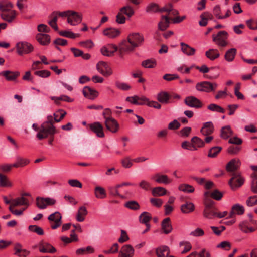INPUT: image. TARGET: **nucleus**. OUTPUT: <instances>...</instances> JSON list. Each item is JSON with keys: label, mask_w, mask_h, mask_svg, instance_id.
<instances>
[{"label": "nucleus", "mask_w": 257, "mask_h": 257, "mask_svg": "<svg viewBox=\"0 0 257 257\" xmlns=\"http://www.w3.org/2000/svg\"><path fill=\"white\" fill-rule=\"evenodd\" d=\"M56 132V128L53 125V117L49 115L47 117V121L41 124L39 132L37 134V137L39 140H42L49 136H53Z\"/></svg>", "instance_id": "f257e3e1"}, {"label": "nucleus", "mask_w": 257, "mask_h": 257, "mask_svg": "<svg viewBox=\"0 0 257 257\" xmlns=\"http://www.w3.org/2000/svg\"><path fill=\"white\" fill-rule=\"evenodd\" d=\"M217 87L216 83L205 81L197 83L195 87L199 91L210 93L215 91Z\"/></svg>", "instance_id": "f03ea898"}, {"label": "nucleus", "mask_w": 257, "mask_h": 257, "mask_svg": "<svg viewBox=\"0 0 257 257\" xmlns=\"http://www.w3.org/2000/svg\"><path fill=\"white\" fill-rule=\"evenodd\" d=\"M127 39L135 49L141 46L144 42V38L142 34L139 33H132L130 34Z\"/></svg>", "instance_id": "7ed1b4c3"}, {"label": "nucleus", "mask_w": 257, "mask_h": 257, "mask_svg": "<svg viewBox=\"0 0 257 257\" xmlns=\"http://www.w3.org/2000/svg\"><path fill=\"white\" fill-rule=\"evenodd\" d=\"M244 179L240 176L238 172H234L232 177L229 181V184L233 190L240 187L244 183Z\"/></svg>", "instance_id": "20e7f679"}, {"label": "nucleus", "mask_w": 257, "mask_h": 257, "mask_svg": "<svg viewBox=\"0 0 257 257\" xmlns=\"http://www.w3.org/2000/svg\"><path fill=\"white\" fill-rule=\"evenodd\" d=\"M17 52L20 55L24 54H28L31 52L33 49V46L30 43L27 42H21L17 44Z\"/></svg>", "instance_id": "39448f33"}, {"label": "nucleus", "mask_w": 257, "mask_h": 257, "mask_svg": "<svg viewBox=\"0 0 257 257\" xmlns=\"http://www.w3.org/2000/svg\"><path fill=\"white\" fill-rule=\"evenodd\" d=\"M228 33L226 31H219L217 35L213 34L212 35L213 41L217 45L224 47L227 45L226 40L227 39Z\"/></svg>", "instance_id": "423d86ee"}, {"label": "nucleus", "mask_w": 257, "mask_h": 257, "mask_svg": "<svg viewBox=\"0 0 257 257\" xmlns=\"http://www.w3.org/2000/svg\"><path fill=\"white\" fill-rule=\"evenodd\" d=\"M184 102L186 105L190 107L198 109L203 106L202 102L199 99L193 96L186 97Z\"/></svg>", "instance_id": "0eeeda50"}, {"label": "nucleus", "mask_w": 257, "mask_h": 257, "mask_svg": "<svg viewBox=\"0 0 257 257\" xmlns=\"http://www.w3.org/2000/svg\"><path fill=\"white\" fill-rule=\"evenodd\" d=\"M99 73L104 76H109L112 74V70L108 65L104 61H99L96 65Z\"/></svg>", "instance_id": "6e6552de"}, {"label": "nucleus", "mask_w": 257, "mask_h": 257, "mask_svg": "<svg viewBox=\"0 0 257 257\" xmlns=\"http://www.w3.org/2000/svg\"><path fill=\"white\" fill-rule=\"evenodd\" d=\"M135 50L133 45L130 43L128 40H124L119 45L118 52L120 57H122L124 53L133 52Z\"/></svg>", "instance_id": "1a4fd4ad"}, {"label": "nucleus", "mask_w": 257, "mask_h": 257, "mask_svg": "<svg viewBox=\"0 0 257 257\" xmlns=\"http://www.w3.org/2000/svg\"><path fill=\"white\" fill-rule=\"evenodd\" d=\"M104 124L106 129L111 133H116L119 128V125L117 121L113 117L107 118L105 120Z\"/></svg>", "instance_id": "9d476101"}, {"label": "nucleus", "mask_w": 257, "mask_h": 257, "mask_svg": "<svg viewBox=\"0 0 257 257\" xmlns=\"http://www.w3.org/2000/svg\"><path fill=\"white\" fill-rule=\"evenodd\" d=\"M62 216L59 212L56 211L50 215L48 218L49 221L54 222V224L51 225V228L55 229L61 226Z\"/></svg>", "instance_id": "9b49d317"}, {"label": "nucleus", "mask_w": 257, "mask_h": 257, "mask_svg": "<svg viewBox=\"0 0 257 257\" xmlns=\"http://www.w3.org/2000/svg\"><path fill=\"white\" fill-rule=\"evenodd\" d=\"M82 21V15L79 14L77 12L71 11L67 18V22L70 25L75 26Z\"/></svg>", "instance_id": "f8f14e48"}, {"label": "nucleus", "mask_w": 257, "mask_h": 257, "mask_svg": "<svg viewBox=\"0 0 257 257\" xmlns=\"http://www.w3.org/2000/svg\"><path fill=\"white\" fill-rule=\"evenodd\" d=\"M90 129L99 138H103L105 136L103 132V127L99 122H95L89 124Z\"/></svg>", "instance_id": "ddd939ff"}, {"label": "nucleus", "mask_w": 257, "mask_h": 257, "mask_svg": "<svg viewBox=\"0 0 257 257\" xmlns=\"http://www.w3.org/2000/svg\"><path fill=\"white\" fill-rule=\"evenodd\" d=\"M134 253L135 250L133 246L130 244H125L121 247L118 257H133Z\"/></svg>", "instance_id": "4468645a"}, {"label": "nucleus", "mask_w": 257, "mask_h": 257, "mask_svg": "<svg viewBox=\"0 0 257 257\" xmlns=\"http://www.w3.org/2000/svg\"><path fill=\"white\" fill-rule=\"evenodd\" d=\"M17 13L16 10H11L8 12L1 13L0 16L2 20L8 23H12L16 19Z\"/></svg>", "instance_id": "2eb2a0df"}, {"label": "nucleus", "mask_w": 257, "mask_h": 257, "mask_svg": "<svg viewBox=\"0 0 257 257\" xmlns=\"http://www.w3.org/2000/svg\"><path fill=\"white\" fill-rule=\"evenodd\" d=\"M103 34L110 39H114L120 34L119 29L112 27L107 28L103 31Z\"/></svg>", "instance_id": "dca6fc26"}, {"label": "nucleus", "mask_w": 257, "mask_h": 257, "mask_svg": "<svg viewBox=\"0 0 257 257\" xmlns=\"http://www.w3.org/2000/svg\"><path fill=\"white\" fill-rule=\"evenodd\" d=\"M152 179L159 184H168L171 182L172 180L167 175L157 173L152 177Z\"/></svg>", "instance_id": "f3484780"}, {"label": "nucleus", "mask_w": 257, "mask_h": 257, "mask_svg": "<svg viewBox=\"0 0 257 257\" xmlns=\"http://www.w3.org/2000/svg\"><path fill=\"white\" fill-rule=\"evenodd\" d=\"M240 161L239 159H233L231 160L226 165V169L227 171L235 172L240 167Z\"/></svg>", "instance_id": "a211bd4d"}, {"label": "nucleus", "mask_w": 257, "mask_h": 257, "mask_svg": "<svg viewBox=\"0 0 257 257\" xmlns=\"http://www.w3.org/2000/svg\"><path fill=\"white\" fill-rule=\"evenodd\" d=\"M36 39L41 45L43 46L49 45L51 41V37L49 35L41 33L36 35Z\"/></svg>", "instance_id": "6ab92c4d"}, {"label": "nucleus", "mask_w": 257, "mask_h": 257, "mask_svg": "<svg viewBox=\"0 0 257 257\" xmlns=\"http://www.w3.org/2000/svg\"><path fill=\"white\" fill-rule=\"evenodd\" d=\"M39 251L42 253L49 252L54 253L56 249L50 244L41 241L39 244Z\"/></svg>", "instance_id": "aec40b11"}, {"label": "nucleus", "mask_w": 257, "mask_h": 257, "mask_svg": "<svg viewBox=\"0 0 257 257\" xmlns=\"http://www.w3.org/2000/svg\"><path fill=\"white\" fill-rule=\"evenodd\" d=\"M83 94L86 97H88L89 99H93L96 97L98 95V92L89 86H85L83 89Z\"/></svg>", "instance_id": "412c9836"}, {"label": "nucleus", "mask_w": 257, "mask_h": 257, "mask_svg": "<svg viewBox=\"0 0 257 257\" xmlns=\"http://www.w3.org/2000/svg\"><path fill=\"white\" fill-rule=\"evenodd\" d=\"M161 228L165 234H168L172 231V227L170 218H166L162 221L161 223Z\"/></svg>", "instance_id": "4be33fe9"}, {"label": "nucleus", "mask_w": 257, "mask_h": 257, "mask_svg": "<svg viewBox=\"0 0 257 257\" xmlns=\"http://www.w3.org/2000/svg\"><path fill=\"white\" fill-rule=\"evenodd\" d=\"M214 130L212 122H207L204 123L203 127L201 129V133L204 136L211 134Z\"/></svg>", "instance_id": "5701e85b"}, {"label": "nucleus", "mask_w": 257, "mask_h": 257, "mask_svg": "<svg viewBox=\"0 0 257 257\" xmlns=\"http://www.w3.org/2000/svg\"><path fill=\"white\" fill-rule=\"evenodd\" d=\"M0 75L4 76L8 81H14L18 77L19 73L6 70L1 72Z\"/></svg>", "instance_id": "b1692460"}, {"label": "nucleus", "mask_w": 257, "mask_h": 257, "mask_svg": "<svg viewBox=\"0 0 257 257\" xmlns=\"http://www.w3.org/2000/svg\"><path fill=\"white\" fill-rule=\"evenodd\" d=\"M191 147L192 150H196L198 148L203 147L205 145V142L200 138L195 136L191 139Z\"/></svg>", "instance_id": "393cba45"}, {"label": "nucleus", "mask_w": 257, "mask_h": 257, "mask_svg": "<svg viewBox=\"0 0 257 257\" xmlns=\"http://www.w3.org/2000/svg\"><path fill=\"white\" fill-rule=\"evenodd\" d=\"M180 45L181 46L182 51L187 56H192L195 54L196 50L189 45L185 44L184 42H181Z\"/></svg>", "instance_id": "a878e982"}, {"label": "nucleus", "mask_w": 257, "mask_h": 257, "mask_svg": "<svg viewBox=\"0 0 257 257\" xmlns=\"http://www.w3.org/2000/svg\"><path fill=\"white\" fill-rule=\"evenodd\" d=\"M13 4L10 1L5 0L0 1L1 13L6 12L13 10Z\"/></svg>", "instance_id": "bb28decb"}, {"label": "nucleus", "mask_w": 257, "mask_h": 257, "mask_svg": "<svg viewBox=\"0 0 257 257\" xmlns=\"http://www.w3.org/2000/svg\"><path fill=\"white\" fill-rule=\"evenodd\" d=\"M170 21L168 16H162V20L158 24V29L161 31H165L169 26Z\"/></svg>", "instance_id": "cd10ccee"}, {"label": "nucleus", "mask_w": 257, "mask_h": 257, "mask_svg": "<svg viewBox=\"0 0 257 257\" xmlns=\"http://www.w3.org/2000/svg\"><path fill=\"white\" fill-rule=\"evenodd\" d=\"M88 211L84 206L79 207L77 215L76 220L78 222H83L85 220V216L87 215Z\"/></svg>", "instance_id": "c85d7f7f"}, {"label": "nucleus", "mask_w": 257, "mask_h": 257, "mask_svg": "<svg viewBox=\"0 0 257 257\" xmlns=\"http://www.w3.org/2000/svg\"><path fill=\"white\" fill-rule=\"evenodd\" d=\"M170 98L169 94L166 92L159 93L157 96V99L159 102L163 104H167Z\"/></svg>", "instance_id": "c756f323"}, {"label": "nucleus", "mask_w": 257, "mask_h": 257, "mask_svg": "<svg viewBox=\"0 0 257 257\" xmlns=\"http://www.w3.org/2000/svg\"><path fill=\"white\" fill-rule=\"evenodd\" d=\"M233 132L229 125L222 127L221 130L220 137L223 139H227L232 136Z\"/></svg>", "instance_id": "7c9ffc66"}, {"label": "nucleus", "mask_w": 257, "mask_h": 257, "mask_svg": "<svg viewBox=\"0 0 257 257\" xmlns=\"http://www.w3.org/2000/svg\"><path fill=\"white\" fill-rule=\"evenodd\" d=\"M180 209L183 213H189L194 210V205L191 202H186L185 204H182Z\"/></svg>", "instance_id": "2f4dec72"}, {"label": "nucleus", "mask_w": 257, "mask_h": 257, "mask_svg": "<svg viewBox=\"0 0 257 257\" xmlns=\"http://www.w3.org/2000/svg\"><path fill=\"white\" fill-rule=\"evenodd\" d=\"M205 56L210 60L213 61L220 56V54L218 50L210 49L205 52Z\"/></svg>", "instance_id": "473e14b6"}, {"label": "nucleus", "mask_w": 257, "mask_h": 257, "mask_svg": "<svg viewBox=\"0 0 257 257\" xmlns=\"http://www.w3.org/2000/svg\"><path fill=\"white\" fill-rule=\"evenodd\" d=\"M217 208L214 209H204L203 211V216L208 219H213L217 217Z\"/></svg>", "instance_id": "72a5a7b5"}, {"label": "nucleus", "mask_w": 257, "mask_h": 257, "mask_svg": "<svg viewBox=\"0 0 257 257\" xmlns=\"http://www.w3.org/2000/svg\"><path fill=\"white\" fill-rule=\"evenodd\" d=\"M236 52L237 50L235 48L229 49L225 54V59L228 62H232L235 58Z\"/></svg>", "instance_id": "f704fd0d"}, {"label": "nucleus", "mask_w": 257, "mask_h": 257, "mask_svg": "<svg viewBox=\"0 0 257 257\" xmlns=\"http://www.w3.org/2000/svg\"><path fill=\"white\" fill-rule=\"evenodd\" d=\"M151 219L152 216L150 213L148 212H143L139 216L140 222L145 225L150 224L149 222Z\"/></svg>", "instance_id": "c9c22d12"}, {"label": "nucleus", "mask_w": 257, "mask_h": 257, "mask_svg": "<svg viewBox=\"0 0 257 257\" xmlns=\"http://www.w3.org/2000/svg\"><path fill=\"white\" fill-rule=\"evenodd\" d=\"M13 206H17L19 205H29V201L25 197H21L13 199L12 201Z\"/></svg>", "instance_id": "e433bc0d"}, {"label": "nucleus", "mask_w": 257, "mask_h": 257, "mask_svg": "<svg viewBox=\"0 0 257 257\" xmlns=\"http://www.w3.org/2000/svg\"><path fill=\"white\" fill-rule=\"evenodd\" d=\"M240 230L245 233L249 232H253L255 231V229L249 225L248 221H243L239 224Z\"/></svg>", "instance_id": "4c0bfd02"}, {"label": "nucleus", "mask_w": 257, "mask_h": 257, "mask_svg": "<svg viewBox=\"0 0 257 257\" xmlns=\"http://www.w3.org/2000/svg\"><path fill=\"white\" fill-rule=\"evenodd\" d=\"M95 196L97 198L103 199L106 196V191L103 187L97 186L94 189Z\"/></svg>", "instance_id": "58836bf2"}, {"label": "nucleus", "mask_w": 257, "mask_h": 257, "mask_svg": "<svg viewBox=\"0 0 257 257\" xmlns=\"http://www.w3.org/2000/svg\"><path fill=\"white\" fill-rule=\"evenodd\" d=\"M141 65L145 68H153L156 66V61L154 59H148L143 61Z\"/></svg>", "instance_id": "ea45409f"}, {"label": "nucleus", "mask_w": 257, "mask_h": 257, "mask_svg": "<svg viewBox=\"0 0 257 257\" xmlns=\"http://www.w3.org/2000/svg\"><path fill=\"white\" fill-rule=\"evenodd\" d=\"M167 193L165 188L162 187H156L153 189L152 193L154 196H162L165 195Z\"/></svg>", "instance_id": "a19ab883"}, {"label": "nucleus", "mask_w": 257, "mask_h": 257, "mask_svg": "<svg viewBox=\"0 0 257 257\" xmlns=\"http://www.w3.org/2000/svg\"><path fill=\"white\" fill-rule=\"evenodd\" d=\"M187 257H211V254L208 251H206L205 249H203L199 252H192Z\"/></svg>", "instance_id": "79ce46f5"}, {"label": "nucleus", "mask_w": 257, "mask_h": 257, "mask_svg": "<svg viewBox=\"0 0 257 257\" xmlns=\"http://www.w3.org/2000/svg\"><path fill=\"white\" fill-rule=\"evenodd\" d=\"M120 13L125 14L128 17H132L134 14V11L133 8L130 5H127L122 7L120 10Z\"/></svg>", "instance_id": "37998d69"}, {"label": "nucleus", "mask_w": 257, "mask_h": 257, "mask_svg": "<svg viewBox=\"0 0 257 257\" xmlns=\"http://www.w3.org/2000/svg\"><path fill=\"white\" fill-rule=\"evenodd\" d=\"M66 114V112L63 109H59L56 113H54V121L59 122L64 118Z\"/></svg>", "instance_id": "c03bdc74"}, {"label": "nucleus", "mask_w": 257, "mask_h": 257, "mask_svg": "<svg viewBox=\"0 0 257 257\" xmlns=\"http://www.w3.org/2000/svg\"><path fill=\"white\" fill-rule=\"evenodd\" d=\"M159 5L155 3H150L146 8V11L148 13H156L159 12Z\"/></svg>", "instance_id": "a18cd8bd"}, {"label": "nucleus", "mask_w": 257, "mask_h": 257, "mask_svg": "<svg viewBox=\"0 0 257 257\" xmlns=\"http://www.w3.org/2000/svg\"><path fill=\"white\" fill-rule=\"evenodd\" d=\"M133 159L130 156H126L121 160V163L123 167L130 168L133 165Z\"/></svg>", "instance_id": "49530a36"}, {"label": "nucleus", "mask_w": 257, "mask_h": 257, "mask_svg": "<svg viewBox=\"0 0 257 257\" xmlns=\"http://www.w3.org/2000/svg\"><path fill=\"white\" fill-rule=\"evenodd\" d=\"M221 150L222 147H221L216 146L212 147L209 150L208 156L211 158H215L217 156Z\"/></svg>", "instance_id": "de8ad7c7"}, {"label": "nucleus", "mask_w": 257, "mask_h": 257, "mask_svg": "<svg viewBox=\"0 0 257 257\" xmlns=\"http://www.w3.org/2000/svg\"><path fill=\"white\" fill-rule=\"evenodd\" d=\"M169 249L167 246H161L156 249V254L158 257H163L169 253Z\"/></svg>", "instance_id": "09e8293b"}, {"label": "nucleus", "mask_w": 257, "mask_h": 257, "mask_svg": "<svg viewBox=\"0 0 257 257\" xmlns=\"http://www.w3.org/2000/svg\"><path fill=\"white\" fill-rule=\"evenodd\" d=\"M207 108L212 111L219 112L221 113H224L225 112V109L221 107L220 106L213 103L208 105Z\"/></svg>", "instance_id": "8fccbe9b"}, {"label": "nucleus", "mask_w": 257, "mask_h": 257, "mask_svg": "<svg viewBox=\"0 0 257 257\" xmlns=\"http://www.w3.org/2000/svg\"><path fill=\"white\" fill-rule=\"evenodd\" d=\"M59 34L62 36L71 39H75V38L79 36V34L74 33L72 31H61L59 32Z\"/></svg>", "instance_id": "3c124183"}, {"label": "nucleus", "mask_w": 257, "mask_h": 257, "mask_svg": "<svg viewBox=\"0 0 257 257\" xmlns=\"http://www.w3.org/2000/svg\"><path fill=\"white\" fill-rule=\"evenodd\" d=\"M179 189L180 191L187 193H192L195 190L194 188L192 186L187 184H181L179 186Z\"/></svg>", "instance_id": "603ef678"}, {"label": "nucleus", "mask_w": 257, "mask_h": 257, "mask_svg": "<svg viewBox=\"0 0 257 257\" xmlns=\"http://www.w3.org/2000/svg\"><path fill=\"white\" fill-rule=\"evenodd\" d=\"M125 207L133 210H137L140 208V205L136 201H130L125 204Z\"/></svg>", "instance_id": "864d4df0"}, {"label": "nucleus", "mask_w": 257, "mask_h": 257, "mask_svg": "<svg viewBox=\"0 0 257 257\" xmlns=\"http://www.w3.org/2000/svg\"><path fill=\"white\" fill-rule=\"evenodd\" d=\"M232 209L235 214L242 215L244 212V208L242 205L239 204H236L232 207Z\"/></svg>", "instance_id": "5fc2aeb1"}, {"label": "nucleus", "mask_w": 257, "mask_h": 257, "mask_svg": "<svg viewBox=\"0 0 257 257\" xmlns=\"http://www.w3.org/2000/svg\"><path fill=\"white\" fill-rule=\"evenodd\" d=\"M29 230L32 232H35L39 235H42L44 232L43 229L35 225H31L29 226Z\"/></svg>", "instance_id": "6e6d98bb"}, {"label": "nucleus", "mask_w": 257, "mask_h": 257, "mask_svg": "<svg viewBox=\"0 0 257 257\" xmlns=\"http://www.w3.org/2000/svg\"><path fill=\"white\" fill-rule=\"evenodd\" d=\"M11 186L12 185L9 181L7 176L0 173V186L9 187Z\"/></svg>", "instance_id": "4d7b16f0"}, {"label": "nucleus", "mask_w": 257, "mask_h": 257, "mask_svg": "<svg viewBox=\"0 0 257 257\" xmlns=\"http://www.w3.org/2000/svg\"><path fill=\"white\" fill-rule=\"evenodd\" d=\"M241 147L238 146H230L227 149V152L231 155H236L240 151Z\"/></svg>", "instance_id": "13d9d810"}, {"label": "nucleus", "mask_w": 257, "mask_h": 257, "mask_svg": "<svg viewBox=\"0 0 257 257\" xmlns=\"http://www.w3.org/2000/svg\"><path fill=\"white\" fill-rule=\"evenodd\" d=\"M36 204L39 209H43L46 208V202L44 198L37 197L36 198Z\"/></svg>", "instance_id": "bf43d9fd"}, {"label": "nucleus", "mask_w": 257, "mask_h": 257, "mask_svg": "<svg viewBox=\"0 0 257 257\" xmlns=\"http://www.w3.org/2000/svg\"><path fill=\"white\" fill-rule=\"evenodd\" d=\"M34 74L42 78H47L50 75L51 72L47 70H43L36 71L34 72Z\"/></svg>", "instance_id": "052dcab7"}, {"label": "nucleus", "mask_w": 257, "mask_h": 257, "mask_svg": "<svg viewBox=\"0 0 257 257\" xmlns=\"http://www.w3.org/2000/svg\"><path fill=\"white\" fill-rule=\"evenodd\" d=\"M251 191L255 194H257V175L254 174L252 176L251 184Z\"/></svg>", "instance_id": "680f3d73"}, {"label": "nucleus", "mask_w": 257, "mask_h": 257, "mask_svg": "<svg viewBox=\"0 0 257 257\" xmlns=\"http://www.w3.org/2000/svg\"><path fill=\"white\" fill-rule=\"evenodd\" d=\"M210 196L216 200H220L223 197V194L219 190H215L211 192Z\"/></svg>", "instance_id": "e2e57ef3"}, {"label": "nucleus", "mask_w": 257, "mask_h": 257, "mask_svg": "<svg viewBox=\"0 0 257 257\" xmlns=\"http://www.w3.org/2000/svg\"><path fill=\"white\" fill-rule=\"evenodd\" d=\"M231 247L230 243L227 241H222L217 245V248H220L226 251L229 250Z\"/></svg>", "instance_id": "0e129e2a"}, {"label": "nucleus", "mask_w": 257, "mask_h": 257, "mask_svg": "<svg viewBox=\"0 0 257 257\" xmlns=\"http://www.w3.org/2000/svg\"><path fill=\"white\" fill-rule=\"evenodd\" d=\"M180 127V123L176 120L174 119L168 124V128L170 130H175Z\"/></svg>", "instance_id": "69168bd1"}, {"label": "nucleus", "mask_w": 257, "mask_h": 257, "mask_svg": "<svg viewBox=\"0 0 257 257\" xmlns=\"http://www.w3.org/2000/svg\"><path fill=\"white\" fill-rule=\"evenodd\" d=\"M246 204L248 206H253L257 204V195L250 196L246 200Z\"/></svg>", "instance_id": "338daca9"}, {"label": "nucleus", "mask_w": 257, "mask_h": 257, "mask_svg": "<svg viewBox=\"0 0 257 257\" xmlns=\"http://www.w3.org/2000/svg\"><path fill=\"white\" fill-rule=\"evenodd\" d=\"M16 160L18 162V164L20 167H23L26 166L30 162L28 159L23 158L20 156L17 157Z\"/></svg>", "instance_id": "774afa93"}]
</instances>
